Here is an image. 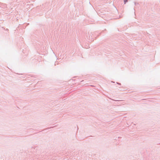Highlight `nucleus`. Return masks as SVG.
<instances>
[{"instance_id":"obj_1","label":"nucleus","mask_w":160,"mask_h":160,"mask_svg":"<svg viewBox=\"0 0 160 160\" xmlns=\"http://www.w3.org/2000/svg\"><path fill=\"white\" fill-rule=\"evenodd\" d=\"M128 2V0H124V4H125L126 2Z\"/></svg>"}]
</instances>
